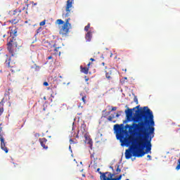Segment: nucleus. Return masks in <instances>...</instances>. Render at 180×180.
Returning a JSON list of instances; mask_svg holds the SVG:
<instances>
[{
  "mask_svg": "<svg viewBox=\"0 0 180 180\" xmlns=\"http://www.w3.org/2000/svg\"><path fill=\"white\" fill-rule=\"evenodd\" d=\"M114 130L117 140L122 143V146H130L125 150L126 160H130L131 157L140 158L151 151V140L154 138L153 129L151 128L149 134L136 131V136H130V131L124 129L123 124H115Z\"/></svg>",
  "mask_w": 180,
  "mask_h": 180,
  "instance_id": "1",
  "label": "nucleus"
},
{
  "mask_svg": "<svg viewBox=\"0 0 180 180\" xmlns=\"http://www.w3.org/2000/svg\"><path fill=\"white\" fill-rule=\"evenodd\" d=\"M125 115L127 122H133L130 124H126L124 127V129H129V133L133 131H139L140 133L150 134L151 129H153V134H154V115L153 111L145 106L143 109H140V105H137L134 108H128L125 110Z\"/></svg>",
  "mask_w": 180,
  "mask_h": 180,
  "instance_id": "2",
  "label": "nucleus"
},
{
  "mask_svg": "<svg viewBox=\"0 0 180 180\" xmlns=\"http://www.w3.org/2000/svg\"><path fill=\"white\" fill-rule=\"evenodd\" d=\"M16 33H18V30H15L13 32H11L10 37L8 38V44L7 49L11 56H15V51H13V48H19L20 46L18 45V40L15 39L16 37Z\"/></svg>",
  "mask_w": 180,
  "mask_h": 180,
  "instance_id": "3",
  "label": "nucleus"
},
{
  "mask_svg": "<svg viewBox=\"0 0 180 180\" xmlns=\"http://www.w3.org/2000/svg\"><path fill=\"white\" fill-rule=\"evenodd\" d=\"M97 172L100 174V179L101 180H121L122 175H120L117 177L113 178L115 176L114 174H112L110 172H101V168L97 169Z\"/></svg>",
  "mask_w": 180,
  "mask_h": 180,
  "instance_id": "4",
  "label": "nucleus"
},
{
  "mask_svg": "<svg viewBox=\"0 0 180 180\" xmlns=\"http://www.w3.org/2000/svg\"><path fill=\"white\" fill-rule=\"evenodd\" d=\"M70 29H71V24L70 23V18H68L65 20V22L60 28L59 34H60L62 37H66V36H68V34L70 33Z\"/></svg>",
  "mask_w": 180,
  "mask_h": 180,
  "instance_id": "5",
  "label": "nucleus"
},
{
  "mask_svg": "<svg viewBox=\"0 0 180 180\" xmlns=\"http://www.w3.org/2000/svg\"><path fill=\"white\" fill-rule=\"evenodd\" d=\"M0 141H1V148L6 154L8 152V148L6 147V142H5V139L4 138V131H2V124H0Z\"/></svg>",
  "mask_w": 180,
  "mask_h": 180,
  "instance_id": "6",
  "label": "nucleus"
},
{
  "mask_svg": "<svg viewBox=\"0 0 180 180\" xmlns=\"http://www.w3.org/2000/svg\"><path fill=\"white\" fill-rule=\"evenodd\" d=\"M72 4H74V0H68L66 6H65V11L66 13H63V16L64 18H68L71 13V8H72Z\"/></svg>",
  "mask_w": 180,
  "mask_h": 180,
  "instance_id": "7",
  "label": "nucleus"
},
{
  "mask_svg": "<svg viewBox=\"0 0 180 180\" xmlns=\"http://www.w3.org/2000/svg\"><path fill=\"white\" fill-rule=\"evenodd\" d=\"M105 78H107L108 81H110L112 79L113 75L116 73V69L115 68H110L109 71H105Z\"/></svg>",
  "mask_w": 180,
  "mask_h": 180,
  "instance_id": "8",
  "label": "nucleus"
},
{
  "mask_svg": "<svg viewBox=\"0 0 180 180\" xmlns=\"http://www.w3.org/2000/svg\"><path fill=\"white\" fill-rule=\"evenodd\" d=\"M39 140L41 147H43V148H45V150H47V148H49V147L46 146V144H47V139L46 138H41Z\"/></svg>",
  "mask_w": 180,
  "mask_h": 180,
  "instance_id": "9",
  "label": "nucleus"
},
{
  "mask_svg": "<svg viewBox=\"0 0 180 180\" xmlns=\"http://www.w3.org/2000/svg\"><path fill=\"white\" fill-rule=\"evenodd\" d=\"M22 12V10L18 8L14 11H9V16H19V13Z\"/></svg>",
  "mask_w": 180,
  "mask_h": 180,
  "instance_id": "10",
  "label": "nucleus"
},
{
  "mask_svg": "<svg viewBox=\"0 0 180 180\" xmlns=\"http://www.w3.org/2000/svg\"><path fill=\"white\" fill-rule=\"evenodd\" d=\"M81 72L87 75L88 72H89V68L83 67L82 65L80 66Z\"/></svg>",
  "mask_w": 180,
  "mask_h": 180,
  "instance_id": "11",
  "label": "nucleus"
},
{
  "mask_svg": "<svg viewBox=\"0 0 180 180\" xmlns=\"http://www.w3.org/2000/svg\"><path fill=\"white\" fill-rule=\"evenodd\" d=\"M92 39V32L89 31L86 34V40L87 41H91V39Z\"/></svg>",
  "mask_w": 180,
  "mask_h": 180,
  "instance_id": "12",
  "label": "nucleus"
},
{
  "mask_svg": "<svg viewBox=\"0 0 180 180\" xmlns=\"http://www.w3.org/2000/svg\"><path fill=\"white\" fill-rule=\"evenodd\" d=\"M80 130L82 133H86V124H85V123L82 124Z\"/></svg>",
  "mask_w": 180,
  "mask_h": 180,
  "instance_id": "13",
  "label": "nucleus"
},
{
  "mask_svg": "<svg viewBox=\"0 0 180 180\" xmlns=\"http://www.w3.org/2000/svg\"><path fill=\"white\" fill-rule=\"evenodd\" d=\"M8 22H10V23H12L13 25H16V23H18L19 20H18L16 18L10 20Z\"/></svg>",
  "mask_w": 180,
  "mask_h": 180,
  "instance_id": "14",
  "label": "nucleus"
},
{
  "mask_svg": "<svg viewBox=\"0 0 180 180\" xmlns=\"http://www.w3.org/2000/svg\"><path fill=\"white\" fill-rule=\"evenodd\" d=\"M117 169H116V174H113L115 175H117V174H120L122 172V169H120V166L119 165H116Z\"/></svg>",
  "mask_w": 180,
  "mask_h": 180,
  "instance_id": "15",
  "label": "nucleus"
},
{
  "mask_svg": "<svg viewBox=\"0 0 180 180\" xmlns=\"http://www.w3.org/2000/svg\"><path fill=\"white\" fill-rule=\"evenodd\" d=\"M5 64H6V65H7V67L13 68V66H12V65H11V58H8V60H6Z\"/></svg>",
  "mask_w": 180,
  "mask_h": 180,
  "instance_id": "16",
  "label": "nucleus"
},
{
  "mask_svg": "<svg viewBox=\"0 0 180 180\" xmlns=\"http://www.w3.org/2000/svg\"><path fill=\"white\" fill-rule=\"evenodd\" d=\"M90 158H91V160H94V161H96V160H98V157L96 156L95 153H93Z\"/></svg>",
  "mask_w": 180,
  "mask_h": 180,
  "instance_id": "17",
  "label": "nucleus"
},
{
  "mask_svg": "<svg viewBox=\"0 0 180 180\" xmlns=\"http://www.w3.org/2000/svg\"><path fill=\"white\" fill-rule=\"evenodd\" d=\"M80 95H81V96H82V101H83V103L84 104H85V103H86V96H84V95H82V94H80Z\"/></svg>",
  "mask_w": 180,
  "mask_h": 180,
  "instance_id": "18",
  "label": "nucleus"
},
{
  "mask_svg": "<svg viewBox=\"0 0 180 180\" xmlns=\"http://www.w3.org/2000/svg\"><path fill=\"white\" fill-rule=\"evenodd\" d=\"M57 25H64V21L61 19H58L56 20Z\"/></svg>",
  "mask_w": 180,
  "mask_h": 180,
  "instance_id": "19",
  "label": "nucleus"
},
{
  "mask_svg": "<svg viewBox=\"0 0 180 180\" xmlns=\"http://www.w3.org/2000/svg\"><path fill=\"white\" fill-rule=\"evenodd\" d=\"M15 76H13V74H11L9 73L8 75V78L9 79L10 81H13V78H14Z\"/></svg>",
  "mask_w": 180,
  "mask_h": 180,
  "instance_id": "20",
  "label": "nucleus"
},
{
  "mask_svg": "<svg viewBox=\"0 0 180 180\" xmlns=\"http://www.w3.org/2000/svg\"><path fill=\"white\" fill-rule=\"evenodd\" d=\"M91 27V23H88L86 26L84 27L85 32H88L89 30V28Z\"/></svg>",
  "mask_w": 180,
  "mask_h": 180,
  "instance_id": "21",
  "label": "nucleus"
},
{
  "mask_svg": "<svg viewBox=\"0 0 180 180\" xmlns=\"http://www.w3.org/2000/svg\"><path fill=\"white\" fill-rule=\"evenodd\" d=\"M115 119V115H110L108 117V120L109 122H112V120Z\"/></svg>",
  "mask_w": 180,
  "mask_h": 180,
  "instance_id": "22",
  "label": "nucleus"
},
{
  "mask_svg": "<svg viewBox=\"0 0 180 180\" xmlns=\"http://www.w3.org/2000/svg\"><path fill=\"white\" fill-rule=\"evenodd\" d=\"M11 92H13V91L12 90V89H8V91H6V95H9Z\"/></svg>",
  "mask_w": 180,
  "mask_h": 180,
  "instance_id": "23",
  "label": "nucleus"
},
{
  "mask_svg": "<svg viewBox=\"0 0 180 180\" xmlns=\"http://www.w3.org/2000/svg\"><path fill=\"white\" fill-rule=\"evenodd\" d=\"M44 25H46V20H44L42 22L39 23L40 26H44Z\"/></svg>",
  "mask_w": 180,
  "mask_h": 180,
  "instance_id": "24",
  "label": "nucleus"
},
{
  "mask_svg": "<svg viewBox=\"0 0 180 180\" xmlns=\"http://www.w3.org/2000/svg\"><path fill=\"white\" fill-rule=\"evenodd\" d=\"M84 138L86 139V140H89V135L88 134V133H86L84 134Z\"/></svg>",
  "mask_w": 180,
  "mask_h": 180,
  "instance_id": "25",
  "label": "nucleus"
},
{
  "mask_svg": "<svg viewBox=\"0 0 180 180\" xmlns=\"http://www.w3.org/2000/svg\"><path fill=\"white\" fill-rule=\"evenodd\" d=\"M4 113V108H0V116Z\"/></svg>",
  "mask_w": 180,
  "mask_h": 180,
  "instance_id": "26",
  "label": "nucleus"
},
{
  "mask_svg": "<svg viewBox=\"0 0 180 180\" xmlns=\"http://www.w3.org/2000/svg\"><path fill=\"white\" fill-rule=\"evenodd\" d=\"M117 110V107H112L111 110L112 112H115V110Z\"/></svg>",
  "mask_w": 180,
  "mask_h": 180,
  "instance_id": "27",
  "label": "nucleus"
},
{
  "mask_svg": "<svg viewBox=\"0 0 180 180\" xmlns=\"http://www.w3.org/2000/svg\"><path fill=\"white\" fill-rule=\"evenodd\" d=\"M44 86H49V82H44Z\"/></svg>",
  "mask_w": 180,
  "mask_h": 180,
  "instance_id": "28",
  "label": "nucleus"
},
{
  "mask_svg": "<svg viewBox=\"0 0 180 180\" xmlns=\"http://www.w3.org/2000/svg\"><path fill=\"white\" fill-rule=\"evenodd\" d=\"M70 144H75V142L72 139H70Z\"/></svg>",
  "mask_w": 180,
  "mask_h": 180,
  "instance_id": "29",
  "label": "nucleus"
},
{
  "mask_svg": "<svg viewBox=\"0 0 180 180\" xmlns=\"http://www.w3.org/2000/svg\"><path fill=\"white\" fill-rule=\"evenodd\" d=\"M58 49H60V47H57L54 49V51H56V53H58Z\"/></svg>",
  "mask_w": 180,
  "mask_h": 180,
  "instance_id": "30",
  "label": "nucleus"
},
{
  "mask_svg": "<svg viewBox=\"0 0 180 180\" xmlns=\"http://www.w3.org/2000/svg\"><path fill=\"white\" fill-rule=\"evenodd\" d=\"M84 79H85V81H86V82L89 81V77H86V76L84 77Z\"/></svg>",
  "mask_w": 180,
  "mask_h": 180,
  "instance_id": "31",
  "label": "nucleus"
},
{
  "mask_svg": "<svg viewBox=\"0 0 180 180\" xmlns=\"http://www.w3.org/2000/svg\"><path fill=\"white\" fill-rule=\"evenodd\" d=\"M53 59V56H50L48 57V60H52Z\"/></svg>",
  "mask_w": 180,
  "mask_h": 180,
  "instance_id": "32",
  "label": "nucleus"
},
{
  "mask_svg": "<svg viewBox=\"0 0 180 180\" xmlns=\"http://www.w3.org/2000/svg\"><path fill=\"white\" fill-rule=\"evenodd\" d=\"M89 144L91 145V146H92V140H91V139L89 140Z\"/></svg>",
  "mask_w": 180,
  "mask_h": 180,
  "instance_id": "33",
  "label": "nucleus"
},
{
  "mask_svg": "<svg viewBox=\"0 0 180 180\" xmlns=\"http://www.w3.org/2000/svg\"><path fill=\"white\" fill-rule=\"evenodd\" d=\"M91 62H89V63L87 64V67H88V68H89V67H90V65H91Z\"/></svg>",
  "mask_w": 180,
  "mask_h": 180,
  "instance_id": "34",
  "label": "nucleus"
},
{
  "mask_svg": "<svg viewBox=\"0 0 180 180\" xmlns=\"http://www.w3.org/2000/svg\"><path fill=\"white\" fill-rule=\"evenodd\" d=\"M147 158H149V160H151V155H147Z\"/></svg>",
  "mask_w": 180,
  "mask_h": 180,
  "instance_id": "35",
  "label": "nucleus"
},
{
  "mask_svg": "<svg viewBox=\"0 0 180 180\" xmlns=\"http://www.w3.org/2000/svg\"><path fill=\"white\" fill-rule=\"evenodd\" d=\"M90 61H95V59H94V58H91Z\"/></svg>",
  "mask_w": 180,
  "mask_h": 180,
  "instance_id": "36",
  "label": "nucleus"
},
{
  "mask_svg": "<svg viewBox=\"0 0 180 180\" xmlns=\"http://www.w3.org/2000/svg\"><path fill=\"white\" fill-rule=\"evenodd\" d=\"M119 116H120V115L117 113L116 115H115V117H119Z\"/></svg>",
  "mask_w": 180,
  "mask_h": 180,
  "instance_id": "37",
  "label": "nucleus"
},
{
  "mask_svg": "<svg viewBox=\"0 0 180 180\" xmlns=\"http://www.w3.org/2000/svg\"><path fill=\"white\" fill-rule=\"evenodd\" d=\"M134 101L136 102V103H139V101L137 100V98H135Z\"/></svg>",
  "mask_w": 180,
  "mask_h": 180,
  "instance_id": "38",
  "label": "nucleus"
},
{
  "mask_svg": "<svg viewBox=\"0 0 180 180\" xmlns=\"http://www.w3.org/2000/svg\"><path fill=\"white\" fill-rule=\"evenodd\" d=\"M11 71L12 72H16V70H13V69H11Z\"/></svg>",
  "mask_w": 180,
  "mask_h": 180,
  "instance_id": "39",
  "label": "nucleus"
},
{
  "mask_svg": "<svg viewBox=\"0 0 180 180\" xmlns=\"http://www.w3.org/2000/svg\"><path fill=\"white\" fill-rule=\"evenodd\" d=\"M110 168L112 171H115V169H113V167L110 166Z\"/></svg>",
  "mask_w": 180,
  "mask_h": 180,
  "instance_id": "40",
  "label": "nucleus"
},
{
  "mask_svg": "<svg viewBox=\"0 0 180 180\" xmlns=\"http://www.w3.org/2000/svg\"><path fill=\"white\" fill-rule=\"evenodd\" d=\"M122 71H124L126 72V71H127V69H122Z\"/></svg>",
  "mask_w": 180,
  "mask_h": 180,
  "instance_id": "41",
  "label": "nucleus"
},
{
  "mask_svg": "<svg viewBox=\"0 0 180 180\" xmlns=\"http://www.w3.org/2000/svg\"><path fill=\"white\" fill-rule=\"evenodd\" d=\"M120 175H121V179H122V176H124V174H120Z\"/></svg>",
  "mask_w": 180,
  "mask_h": 180,
  "instance_id": "42",
  "label": "nucleus"
},
{
  "mask_svg": "<svg viewBox=\"0 0 180 180\" xmlns=\"http://www.w3.org/2000/svg\"><path fill=\"white\" fill-rule=\"evenodd\" d=\"M59 56H61V52H58Z\"/></svg>",
  "mask_w": 180,
  "mask_h": 180,
  "instance_id": "43",
  "label": "nucleus"
},
{
  "mask_svg": "<svg viewBox=\"0 0 180 180\" xmlns=\"http://www.w3.org/2000/svg\"><path fill=\"white\" fill-rule=\"evenodd\" d=\"M112 56H113V53H110V57H112Z\"/></svg>",
  "mask_w": 180,
  "mask_h": 180,
  "instance_id": "44",
  "label": "nucleus"
},
{
  "mask_svg": "<svg viewBox=\"0 0 180 180\" xmlns=\"http://www.w3.org/2000/svg\"><path fill=\"white\" fill-rule=\"evenodd\" d=\"M102 65H105V63H102Z\"/></svg>",
  "mask_w": 180,
  "mask_h": 180,
  "instance_id": "45",
  "label": "nucleus"
},
{
  "mask_svg": "<svg viewBox=\"0 0 180 180\" xmlns=\"http://www.w3.org/2000/svg\"><path fill=\"white\" fill-rule=\"evenodd\" d=\"M59 78H63V76H59Z\"/></svg>",
  "mask_w": 180,
  "mask_h": 180,
  "instance_id": "46",
  "label": "nucleus"
},
{
  "mask_svg": "<svg viewBox=\"0 0 180 180\" xmlns=\"http://www.w3.org/2000/svg\"><path fill=\"white\" fill-rule=\"evenodd\" d=\"M34 5H37V3L34 4Z\"/></svg>",
  "mask_w": 180,
  "mask_h": 180,
  "instance_id": "47",
  "label": "nucleus"
},
{
  "mask_svg": "<svg viewBox=\"0 0 180 180\" xmlns=\"http://www.w3.org/2000/svg\"><path fill=\"white\" fill-rule=\"evenodd\" d=\"M124 79H127V77H124Z\"/></svg>",
  "mask_w": 180,
  "mask_h": 180,
  "instance_id": "48",
  "label": "nucleus"
},
{
  "mask_svg": "<svg viewBox=\"0 0 180 180\" xmlns=\"http://www.w3.org/2000/svg\"><path fill=\"white\" fill-rule=\"evenodd\" d=\"M25 10V7H23L22 11Z\"/></svg>",
  "mask_w": 180,
  "mask_h": 180,
  "instance_id": "49",
  "label": "nucleus"
},
{
  "mask_svg": "<svg viewBox=\"0 0 180 180\" xmlns=\"http://www.w3.org/2000/svg\"><path fill=\"white\" fill-rule=\"evenodd\" d=\"M53 47H56V44L53 45Z\"/></svg>",
  "mask_w": 180,
  "mask_h": 180,
  "instance_id": "50",
  "label": "nucleus"
},
{
  "mask_svg": "<svg viewBox=\"0 0 180 180\" xmlns=\"http://www.w3.org/2000/svg\"><path fill=\"white\" fill-rule=\"evenodd\" d=\"M6 58H8V56H6Z\"/></svg>",
  "mask_w": 180,
  "mask_h": 180,
  "instance_id": "51",
  "label": "nucleus"
}]
</instances>
